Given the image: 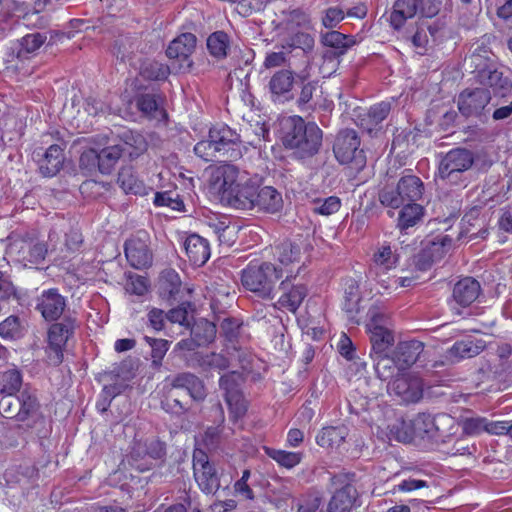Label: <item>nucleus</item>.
I'll list each match as a JSON object with an SVG mask.
<instances>
[{
  "mask_svg": "<svg viewBox=\"0 0 512 512\" xmlns=\"http://www.w3.org/2000/svg\"><path fill=\"white\" fill-rule=\"evenodd\" d=\"M322 130L315 123H306L300 116H289L281 121L283 145L299 158L312 157L322 145Z\"/></svg>",
  "mask_w": 512,
  "mask_h": 512,
  "instance_id": "1",
  "label": "nucleus"
},
{
  "mask_svg": "<svg viewBox=\"0 0 512 512\" xmlns=\"http://www.w3.org/2000/svg\"><path fill=\"white\" fill-rule=\"evenodd\" d=\"M411 421L415 439L427 440L437 446L448 443L457 429L455 419L446 413H419Z\"/></svg>",
  "mask_w": 512,
  "mask_h": 512,
  "instance_id": "2",
  "label": "nucleus"
},
{
  "mask_svg": "<svg viewBox=\"0 0 512 512\" xmlns=\"http://www.w3.org/2000/svg\"><path fill=\"white\" fill-rule=\"evenodd\" d=\"M283 276V269L270 262L249 264L241 275V282L245 289L253 292L263 299H272L275 286Z\"/></svg>",
  "mask_w": 512,
  "mask_h": 512,
  "instance_id": "3",
  "label": "nucleus"
},
{
  "mask_svg": "<svg viewBox=\"0 0 512 512\" xmlns=\"http://www.w3.org/2000/svg\"><path fill=\"white\" fill-rule=\"evenodd\" d=\"M475 164L474 153L466 148H454L443 155L438 164V177L448 184L465 186L466 172Z\"/></svg>",
  "mask_w": 512,
  "mask_h": 512,
  "instance_id": "4",
  "label": "nucleus"
},
{
  "mask_svg": "<svg viewBox=\"0 0 512 512\" xmlns=\"http://www.w3.org/2000/svg\"><path fill=\"white\" fill-rule=\"evenodd\" d=\"M359 146L360 139L356 131L344 129L335 138L333 152L341 164H349L353 169L361 170L366 165V156Z\"/></svg>",
  "mask_w": 512,
  "mask_h": 512,
  "instance_id": "5",
  "label": "nucleus"
},
{
  "mask_svg": "<svg viewBox=\"0 0 512 512\" xmlns=\"http://www.w3.org/2000/svg\"><path fill=\"white\" fill-rule=\"evenodd\" d=\"M492 40L494 36L490 34L482 36L472 43L469 54L464 59L465 69L475 77L498 65L497 56L490 47Z\"/></svg>",
  "mask_w": 512,
  "mask_h": 512,
  "instance_id": "6",
  "label": "nucleus"
},
{
  "mask_svg": "<svg viewBox=\"0 0 512 512\" xmlns=\"http://www.w3.org/2000/svg\"><path fill=\"white\" fill-rule=\"evenodd\" d=\"M330 480L333 493L327 506V512H351L358 497L352 479L347 474H337Z\"/></svg>",
  "mask_w": 512,
  "mask_h": 512,
  "instance_id": "7",
  "label": "nucleus"
},
{
  "mask_svg": "<svg viewBox=\"0 0 512 512\" xmlns=\"http://www.w3.org/2000/svg\"><path fill=\"white\" fill-rule=\"evenodd\" d=\"M243 382V374L238 371L228 372L219 379V387L224 391L225 401L234 418L243 416L247 410L246 401L241 392Z\"/></svg>",
  "mask_w": 512,
  "mask_h": 512,
  "instance_id": "8",
  "label": "nucleus"
},
{
  "mask_svg": "<svg viewBox=\"0 0 512 512\" xmlns=\"http://www.w3.org/2000/svg\"><path fill=\"white\" fill-rule=\"evenodd\" d=\"M246 173L237 166L224 162L212 168L209 183L223 202L226 199V194L233 191L239 181L245 178Z\"/></svg>",
  "mask_w": 512,
  "mask_h": 512,
  "instance_id": "9",
  "label": "nucleus"
},
{
  "mask_svg": "<svg viewBox=\"0 0 512 512\" xmlns=\"http://www.w3.org/2000/svg\"><path fill=\"white\" fill-rule=\"evenodd\" d=\"M209 135L222 157L231 161L242 157L241 138L235 130L225 124H217L210 128Z\"/></svg>",
  "mask_w": 512,
  "mask_h": 512,
  "instance_id": "10",
  "label": "nucleus"
},
{
  "mask_svg": "<svg viewBox=\"0 0 512 512\" xmlns=\"http://www.w3.org/2000/svg\"><path fill=\"white\" fill-rule=\"evenodd\" d=\"M76 327V318L65 315L60 322L52 324L48 330V344L54 355H49L53 364L62 362V350L68 339L73 335Z\"/></svg>",
  "mask_w": 512,
  "mask_h": 512,
  "instance_id": "11",
  "label": "nucleus"
},
{
  "mask_svg": "<svg viewBox=\"0 0 512 512\" xmlns=\"http://www.w3.org/2000/svg\"><path fill=\"white\" fill-rule=\"evenodd\" d=\"M194 478L199 488L206 494H214L220 488V480L207 454L202 450L193 453Z\"/></svg>",
  "mask_w": 512,
  "mask_h": 512,
  "instance_id": "12",
  "label": "nucleus"
},
{
  "mask_svg": "<svg viewBox=\"0 0 512 512\" xmlns=\"http://www.w3.org/2000/svg\"><path fill=\"white\" fill-rule=\"evenodd\" d=\"M491 101V92L484 87L466 88L458 96L459 112L466 118L481 117Z\"/></svg>",
  "mask_w": 512,
  "mask_h": 512,
  "instance_id": "13",
  "label": "nucleus"
},
{
  "mask_svg": "<svg viewBox=\"0 0 512 512\" xmlns=\"http://www.w3.org/2000/svg\"><path fill=\"white\" fill-rule=\"evenodd\" d=\"M387 391L404 402L415 403L423 396V382L414 374L400 373L388 383Z\"/></svg>",
  "mask_w": 512,
  "mask_h": 512,
  "instance_id": "14",
  "label": "nucleus"
},
{
  "mask_svg": "<svg viewBox=\"0 0 512 512\" xmlns=\"http://www.w3.org/2000/svg\"><path fill=\"white\" fill-rule=\"evenodd\" d=\"M258 186L259 183L257 179L248 177V174L246 173L245 178L239 181L233 191L226 194V199L223 203L235 209L252 210L254 209Z\"/></svg>",
  "mask_w": 512,
  "mask_h": 512,
  "instance_id": "15",
  "label": "nucleus"
},
{
  "mask_svg": "<svg viewBox=\"0 0 512 512\" xmlns=\"http://www.w3.org/2000/svg\"><path fill=\"white\" fill-rule=\"evenodd\" d=\"M9 251L21 262L38 264L45 259L48 249L39 239L16 238L11 241Z\"/></svg>",
  "mask_w": 512,
  "mask_h": 512,
  "instance_id": "16",
  "label": "nucleus"
},
{
  "mask_svg": "<svg viewBox=\"0 0 512 512\" xmlns=\"http://www.w3.org/2000/svg\"><path fill=\"white\" fill-rule=\"evenodd\" d=\"M66 298L55 288L44 290L36 299L35 309L46 321H56L64 314Z\"/></svg>",
  "mask_w": 512,
  "mask_h": 512,
  "instance_id": "17",
  "label": "nucleus"
},
{
  "mask_svg": "<svg viewBox=\"0 0 512 512\" xmlns=\"http://www.w3.org/2000/svg\"><path fill=\"white\" fill-rule=\"evenodd\" d=\"M196 46V37L192 33H183L175 38L168 46L166 55L179 61L178 71L187 72L192 67L190 59Z\"/></svg>",
  "mask_w": 512,
  "mask_h": 512,
  "instance_id": "18",
  "label": "nucleus"
},
{
  "mask_svg": "<svg viewBox=\"0 0 512 512\" xmlns=\"http://www.w3.org/2000/svg\"><path fill=\"white\" fill-rule=\"evenodd\" d=\"M37 158L39 170L45 177L55 176L61 169L64 155L63 149L58 144H51L44 151L43 148H38L33 153Z\"/></svg>",
  "mask_w": 512,
  "mask_h": 512,
  "instance_id": "19",
  "label": "nucleus"
},
{
  "mask_svg": "<svg viewBox=\"0 0 512 512\" xmlns=\"http://www.w3.org/2000/svg\"><path fill=\"white\" fill-rule=\"evenodd\" d=\"M390 112L391 102L382 101L371 106L366 112L360 113L357 117V123L363 130L372 135L382 129V122Z\"/></svg>",
  "mask_w": 512,
  "mask_h": 512,
  "instance_id": "20",
  "label": "nucleus"
},
{
  "mask_svg": "<svg viewBox=\"0 0 512 512\" xmlns=\"http://www.w3.org/2000/svg\"><path fill=\"white\" fill-rule=\"evenodd\" d=\"M125 255L130 265L136 269L147 268L152 263L147 241L140 237H132L125 242Z\"/></svg>",
  "mask_w": 512,
  "mask_h": 512,
  "instance_id": "21",
  "label": "nucleus"
},
{
  "mask_svg": "<svg viewBox=\"0 0 512 512\" xmlns=\"http://www.w3.org/2000/svg\"><path fill=\"white\" fill-rule=\"evenodd\" d=\"M475 78L481 85L490 88L495 96L506 97L512 90V81L498 70L497 65Z\"/></svg>",
  "mask_w": 512,
  "mask_h": 512,
  "instance_id": "22",
  "label": "nucleus"
},
{
  "mask_svg": "<svg viewBox=\"0 0 512 512\" xmlns=\"http://www.w3.org/2000/svg\"><path fill=\"white\" fill-rule=\"evenodd\" d=\"M480 284L472 277H465L459 280L453 288V301L461 307L471 305L480 294Z\"/></svg>",
  "mask_w": 512,
  "mask_h": 512,
  "instance_id": "23",
  "label": "nucleus"
},
{
  "mask_svg": "<svg viewBox=\"0 0 512 512\" xmlns=\"http://www.w3.org/2000/svg\"><path fill=\"white\" fill-rule=\"evenodd\" d=\"M184 248L189 261L194 265L202 266L210 258L208 241L197 234L189 235L186 238Z\"/></svg>",
  "mask_w": 512,
  "mask_h": 512,
  "instance_id": "24",
  "label": "nucleus"
},
{
  "mask_svg": "<svg viewBox=\"0 0 512 512\" xmlns=\"http://www.w3.org/2000/svg\"><path fill=\"white\" fill-rule=\"evenodd\" d=\"M19 398V422H29L31 426L38 416L40 404L36 395V391L30 387H24L18 394Z\"/></svg>",
  "mask_w": 512,
  "mask_h": 512,
  "instance_id": "25",
  "label": "nucleus"
},
{
  "mask_svg": "<svg viewBox=\"0 0 512 512\" xmlns=\"http://www.w3.org/2000/svg\"><path fill=\"white\" fill-rule=\"evenodd\" d=\"M172 389L184 388L195 401H202L206 397L203 381L195 374L184 372L176 375L171 382Z\"/></svg>",
  "mask_w": 512,
  "mask_h": 512,
  "instance_id": "26",
  "label": "nucleus"
},
{
  "mask_svg": "<svg viewBox=\"0 0 512 512\" xmlns=\"http://www.w3.org/2000/svg\"><path fill=\"white\" fill-rule=\"evenodd\" d=\"M294 85V73L288 69H282L274 73L269 81L268 87L274 100L291 98V91Z\"/></svg>",
  "mask_w": 512,
  "mask_h": 512,
  "instance_id": "27",
  "label": "nucleus"
},
{
  "mask_svg": "<svg viewBox=\"0 0 512 512\" xmlns=\"http://www.w3.org/2000/svg\"><path fill=\"white\" fill-rule=\"evenodd\" d=\"M283 206V200L281 194L272 186H258L254 209L275 213L278 212Z\"/></svg>",
  "mask_w": 512,
  "mask_h": 512,
  "instance_id": "28",
  "label": "nucleus"
},
{
  "mask_svg": "<svg viewBox=\"0 0 512 512\" xmlns=\"http://www.w3.org/2000/svg\"><path fill=\"white\" fill-rule=\"evenodd\" d=\"M423 343L418 340L399 342L393 352L397 363L404 370L413 365L423 352Z\"/></svg>",
  "mask_w": 512,
  "mask_h": 512,
  "instance_id": "29",
  "label": "nucleus"
},
{
  "mask_svg": "<svg viewBox=\"0 0 512 512\" xmlns=\"http://www.w3.org/2000/svg\"><path fill=\"white\" fill-rule=\"evenodd\" d=\"M398 262L397 255L392 251L390 245L380 246L374 253L370 273L375 278H380L381 274L396 267Z\"/></svg>",
  "mask_w": 512,
  "mask_h": 512,
  "instance_id": "30",
  "label": "nucleus"
},
{
  "mask_svg": "<svg viewBox=\"0 0 512 512\" xmlns=\"http://www.w3.org/2000/svg\"><path fill=\"white\" fill-rule=\"evenodd\" d=\"M288 279L281 282V288L284 291L277 304L280 308H285L290 312H296L303 300L307 296V288L304 285H295L288 289Z\"/></svg>",
  "mask_w": 512,
  "mask_h": 512,
  "instance_id": "31",
  "label": "nucleus"
},
{
  "mask_svg": "<svg viewBox=\"0 0 512 512\" xmlns=\"http://www.w3.org/2000/svg\"><path fill=\"white\" fill-rule=\"evenodd\" d=\"M192 367H199L203 371L217 370L218 372L229 368V360L222 353L210 352L202 353L196 352L191 359Z\"/></svg>",
  "mask_w": 512,
  "mask_h": 512,
  "instance_id": "32",
  "label": "nucleus"
},
{
  "mask_svg": "<svg viewBox=\"0 0 512 512\" xmlns=\"http://www.w3.org/2000/svg\"><path fill=\"white\" fill-rule=\"evenodd\" d=\"M484 349V342L472 337H467L461 341H457L448 350L450 359L461 360L477 356Z\"/></svg>",
  "mask_w": 512,
  "mask_h": 512,
  "instance_id": "33",
  "label": "nucleus"
},
{
  "mask_svg": "<svg viewBox=\"0 0 512 512\" xmlns=\"http://www.w3.org/2000/svg\"><path fill=\"white\" fill-rule=\"evenodd\" d=\"M356 43L357 41L353 36H348L338 31H330L323 35V44L331 49L327 51V54L331 56L340 57L344 55Z\"/></svg>",
  "mask_w": 512,
  "mask_h": 512,
  "instance_id": "34",
  "label": "nucleus"
},
{
  "mask_svg": "<svg viewBox=\"0 0 512 512\" xmlns=\"http://www.w3.org/2000/svg\"><path fill=\"white\" fill-rule=\"evenodd\" d=\"M417 12L416 0H396L390 14V24L394 29L398 30L408 19L413 18Z\"/></svg>",
  "mask_w": 512,
  "mask_h": 512,
  "instance_id": "35",
  "label": "nucleus"
},
{
  "mask_svg": "<svg viewBox=\"0 0 512 512\" xmlns=\"http://www.w3.org/2000/svg\"><path fill=\"white\" fill-rule=\"evenodd\" d=\"M456 7V12L461 25L466 28L474 26L481 13L480 0H451Z\"/></svg>",
  "mask_w": 512,
  "mask_h": 512,
  "instance_id": "36",
  "label": "nucleus"
},
{
  "mask_svg": "<svg viewBox=\"0 0 512 512\" xmlns=\"http://www.w3.org/2000/svg\"><path fill=\"white\" fill-rule=\"evenodd\" d=\"M374 361V369L377 377L383 381L392 379L395 375L400 374L403 370L397 363L396 357L389 356L387 353H380L371 356Z\"/></svg>",
  "mask_w": 512,
  "mask_h": 512,
  "instance_id": "37",
  "label": "nucleus"
},
{
  "mask_svg": "<svg viewBox=\"0 0 512 512\" xmlns=\"http://www.w3.org/2000/svg\"><path fill=\"white\" fill-rule=\"evenodd\" d=\"M397 186L407 203H417L423 196L424 184L422 180L415 175L409 174L402 176Z\"/></svg>",
  "mask_w": 512,
  "mask_h": 512,
  "instance_id": "38",
  "label": "nucleus"
},
{
  "mask_svg": "<svg viewBox=\"0 0 512 512\" xmlns=\"http://www.w3.org/2000/svg\"><path fill=\"white\" fill-rule=\"evenodd\" d=\"M348 436L345 426L325 427L316 436V442L324 448H338Z\"/></svg>",
  "mask_w": 512,
  "mask_h": 512,
  "instance_id": "39",
  "label": "nucleus"
},
{
  "mask_svg": "<svg viewBox=\"0 0 512 512\" xmlns=\"http://www.w3.org/2000/svg\"><path fill=\"white\" fill-rule=\"evenodd\" d=\"M360 291L358 281L347 278L344 282L343 310L349 318H353L359 311Z\"/></svg>",
  "mask_w": 512,
  "mask_h": 512,
  "instance_id": "40",
  "label": "nucleus"
},
{
  "mask_svg": "<svg viewBox=\"0 0 512 512\" xmlns=\"http://www.w3.org/2000/svg\"><path fill=\"white\" fill-rule=\"evenodd\" d=\"M123 144L121 145L123 153H127L131 159L143 154L148 147L145 137L135 131H126L122 136Z\"/></svg>",
  "mask_w": 512,
  "mask_h": 512,
  "instance_id": "41",
  "label": "nucleus"
},
{
  "mask_svg": "<svg viewBox=\"0 0 512 512\" xmlns=\"http://www.w3.org/2000/svg\"><path fill=\"white\" fill-rule=\"evenodd\" d=\"M379 201L385 208L389 209L387 213L391 217L394 215V210L407 204L406 199L400 190H398L397 184L395 186L388 185L382 188L379 192Z\"/></svg>",
  "mask_w": 512,
  "mask_h": 512,
  "instance_id": "42",
  "label": "nucleus"
},
{
  "mask_svg": "<svg viewBox=\"0 0 512 512\" xmlns=\"http://www.w3.org/2000/svg\"><path fill=\"white\" fill-rule=\"evenodd\" d=\"M397 226L406 230L416 225L424 214V208L418 203H407L400 208Z\"/></svg>",
  "mask_w": 512,
  "mask_h": 512,
  "instance_id": "43",
  "label": "nucleus"
},
{
  "mask_svg": "<svg viewBox=\"0 0 512 512\" xmlns=\"http://www.w3.org/2000/svg\"><path fill=\"white\" fill-rule=\"evenodd\" d=\"M122 154L123 149L120 144L105 147L97 152L99 171L102 174H110Z\"/></svg>",
  "mask_w": 512,
  "mask_h": 512,
  "instance_id": "44",
  "label": "nucleus"
},
{
  "mask_svg": "<svg viewBox=\"0 0 512 512\" xmlns=\"http://www.w3.org/2000/svg\"><path fill=\"white\" fill-rule=\"evenodd\" d=\"M368 332L370 334L371 356L387 353V350L394 344V335L390 328L383 330L374 328V330Z\"/></svg>",
  "mask_w": 512,
  "mask_h": 512,
  "instance_id": "45",
  "label": "nucleus"
},
{
  "mask_svg": "<svg viewBox=\"0 0 512 512\" xmlns=\"http://www.w3.org/2000/svg\"><path fill=\"white\" fill-rule=\"evenodd\" d=\"M217 329L214 323L199 319L191 328V335L195 337L198 345L204 346L214 341Z\"/></svg>",
  "mask_w": 512,
  "mask_h": 512,
  "instance_id": "46",
  "label": "nucleus"
},
{
  "mask_svg": "<svg viewBox=\"0 0 512 512\" xmlns=\"http://www.w3.org/2000/svg\"><path fill=\"white\" fill-rule=\"evenodd\" d=\"M229 45V36L223 31H216L207 39V48L210 54L218 59H222L227 56Z\"/></svg>",
  "mask_w": 512,
  "mask_h": 512,
  "instance_id": "47",
  "label": "nucleus"
},
{
  "mask_svg": "<svg viewBox=\"0 0 512 512\" xmlns=\"http://www.w3.org/2000/svg\"><path fill=\"white\" fill-rule=\"evenodd\" d=\"M266 454L276 461L280 466H283L287 469H291L297 466L302 460V453L300 452H289L280 449L274 448H265Z\"/></svg>",
  "mask_w": 512,
  "mask_h": 512,
  "instance_id": "48",
  "label": "nucleus"
},
{
  "mask_svg": "<svg viewBox=\"0 0 512 512\" xmlns=\"http://www.w3.org/2000/svg\"><path fill=\"white\" fill-rule=\"evenodd\" d=\"M390 439L402 443H410L415 440L411 419L408 421L397 420L389 426Z\"/></svg>",
  "mask_w": 512,
  "mask_h": 512,
  "instance_id": "49",
  "label": "nucleus"
},
{
  "mask_svg": "<svg viewBox=\"0 0 512 512\" xmlns=\"http://www.w3.org/2000/svg\"><path fill=\"white\" fill-rule=\"evenodd\" d=\"M341 200L337 196L316 198L311 201V211L315 214L330 216L339 211Z\"/></svg>",
  "mask_w": 512,
  "mask_h": 512,
  "instance_id": "50",
  "label": "nucleus"
},
{
  "mask_svg": "<svg viewBox=\"0 0 512 512\" xmlns=\"http://www.w3.org/2000/svg\"><path fill=\"white\" fill-rule=\"evenodd\" d=\"M1 389L0 395H14L16 392L20 393L22 385L21 373L16 369L5 371L0 379Z\"/></svg>",
  "mask_w": 512,
  "mask_h": 512,
  "instance_id": "51",
  "label": "nucleus"
},
{
  "mask_svg": "<svg viewBox=\"0 0 512 512\" xmlns=\"http://www.w3.org/2000/svg\"><path fill=\"white\" fill-rule=\"evenodd\" d=\"M117 182L126 193L138 194L143 187L131 167H123L119 171Z\"/></svg>",
  "mask_w": 512,
  "mask_h": 512,
  "instance_id": "52",
  "label": "nucleus"
},
{
  "mask_svg": "<svg viewBox=\"0 0 512 512\" xmlns=\"http://www.w3.org/2000/svg\"><path fill=\"white\" fill-rule=\"evenodd\" d=\"M275 257L283 266H288L300 258V248L290 242H283L275 248Z\"/></svg>",
  "mask_w": 512,
  "mask_h": 512,
  "instance_id": "53",
  "label": "nucleus"
},
{
  "mask_svg": "<svg viewBox=\"0 0 512 512\" xmlns=\"http://www.w3.org/2000/svg\"><path fill=\"white\" fill-rule=\"evenodd\" d=\"M144 340L151 347L152 366L154 368H159L169 349L170 342L165 339H156L149 336H145Z\"/></svg>",
  "mask_w": 512,
  "mask_h": 512,
  "instance_id": "54",
  "label": "nucleus"
},
{
  "mask_svg": "<svg viewBox=\"0 0 512 512\" xmlns=\"http://www.w3.org/2000/svg\"><path fill=\"white\" fill-rule=\"evenodd\" d=\"M137 49L136 43L128 36H119L113 44L112 53L121 61L129 58Z\"/></svg>",
  "mask_w": 512,
  "mask_h": 512,
  "instance_id": "55",
  "label": "nucleus"
},
{
  "mask_svg": "<svg viewBox=\"0 0 512 512\" xmlns=\"http://www.w3.org/2000/svg\"><path fill=\"white\" fill-rule=\"evenodd\" d=\"M22 335L20 319L11 315L0 323V336L4 339H18Z\"/></svg>",
  "mask_w": 512,
  "mask_h": 512,
  "instance_id": "56",
  "label": "nucleus"
},
{
  "mask_svg": "<svg viewBox=\"0 0 512 512\" xmlns=\"http://www.w3.org/2000/svg\"><path fill=\"white\" fill-rule=\"evenodd\" d=\"M194 152L198 157L202 158L206 162L222 157L214 142H212V138H210L209 134L207 139L196 143L194 146Z\"/></svg>",
  "mask_w": 512,
  "mask_h": 512,
  "instance_id": "57",
  "label": "nucleus"
},
{
  "mask_svg": "<svg viewBox=\"0 0 512 512\" xmlns=\"http://www.w3.org/2000/svg\"><path fill=\"white\" fill-rule=\"evenodd\" d=\"M369 321L366 325L367 330H374V328L389 329L390 319L385 311L377 306H372L368 311Z\"/></svg>",
  "mask_w": 512,
  "mask_h": 512,
  "instance_id": "58",
  "label": "nucleus"
},
{
  "mask_svg": "<svg viewBox=\"0 0 512 512\" xmlns=\"http://www.w3.org/2000/svg\"><path fill=\"white\" fill-rule=\"evenodd\" d=\"M0 411L6 418H15L19 421V398L18 395H0Z\"/></svg>",
  "mask_w": 512,
  "mask_h": 512,
  "instance_id": "59",
  "label": "nucleus"
},
{
  "mask_svg": "<svg viewBox=\"0 0 512 512\" xmlns=\"http://www.w3.org/2000/svg\"><path fill=\"white\" fill-rule=\"evenodd\" d=\"M462 431L465 435L476 436L487 429V419L483 417H468L461 421Z\"/></svg>",
  "mask_w": 512,
  "mask_h": 512,
  "instance_id": "60",
  "label": "nucleus"
},
{
  "mask_svg": "<svg viewBox=\"0 0 512 512\" xmlns=\"http://www.w3.org/2000/svg\"><path fill=\"white\" fill-rule=\"evenodd\" d=\"M452 238L449 235H439L431 243L429 252L432 260H439L452 247Z\"/></svg>",
  "mask_w": 512,
  "mask_h": 512,
  "instance_id": "61",
  "label": "nucleus"
},
{
  "mask_svg": "<svg viewBox=\"0 0 512 512\" xmlns=\"http://www.w3.org/2000/svg\"><path fill=\"white\" fill-rule=\"evenodd\" d=\"M161 405L165 411L176 415L184 414L189 409L187 402H183L177 396H175L172 392V389L161 401Z\"/></svg>",
  "mask_w": 512,
  "mask_h": 512,
  "instance_id": "62",
  "label": "nucleus"
},
{
  "mask_svg": "<svg viewBox=\"0 0 512 512\" xmlns=\"http://www.w3.org/2000/svg\"><path fill=\"white\" fill-rule=\"evenodd\" d=\"M154 204L157 206H167L176 211H182L184 203L177 194L173 192H158L155 194Z\"/></svg>",
  "mask_w": 512,
  "mask_h": 512,
  "instance_id": "63",
  "label": "nucleus"
},
{
  "mask_svg": "<svg viewBox=\"0 0 512 512\" xmlns=\"http://www.w3.org/2000/svg\"><path fill=\"white\" fill-rule=\"evenodd\" d=\"M495 107L492 113V119L494 121H504L512 116V100L506 97L500 96L494 103Z\"/></svg>",
  "mask_w": 512,
  "mask_h": 512,
  "instance_id": "64",
  "label": "nucleus"
}]
</instances>
